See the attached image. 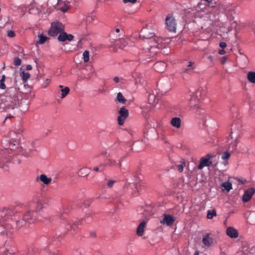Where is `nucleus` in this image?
Returning a JSON list of instances; mask_svg holds the SVG:
<instances>
[{
    "label": "nucleus",
    "instance_id": "3c124183",
    "mask_svg": "<svg viewBox=\"0 0 255 255\" xmlns=\"http://www.w3.org/2000/svg\"><path fill=\"white\" fill-rule=\"evenodd\" d=\"M220 46L222 48H225L226 46H227V44L226 42H221L220 43Z\"/></svg>",
    "mask_w": 255,
    "mask_h": 255
},
{
    "label": "nucleus",
    "instance_id": "5701e85b",
    "mask_svg": "<svg viewBox=\"0 0 255 255\" xmlns=\"http://www.w3.org/2000/svg\"><path fill=\"white\" fill-rule=\"evenodd\" d=\"M170 124L176 128H180L181 126V120L179 117L173 118L170 121Z\"/></svg>",
    "mask_w": 255,
    "mask_h": 255
},
{
    "label": "nucleus",
    "instance_id": "6e6d98bb",
    "mask_svg": "<svg viewBox=\"0 0 255 255\" xmlns=\"http://www.w3.org/2000/svg\"><path fill=\"white\" fill-rule=\"evenodd\" d=\"M15 115V113L14 112H13L12 114H9V116H7L6 117V118L9 117V118H11V117H13Z\"/></svg>",
    "mask_w": 255,
    "mask_h": 255
},
{
    "label": "nucleus",
    "instance_id": "8fccbe9b",
    "mask_svg": "<svg viewBox=\"0 0 255 255\" xmlns=\"http://www.w3.org/2000/svg\"><path fill=\"white\" fill-rule=\"evenodd\" d=\"M137 0H123V2L125 3H127L128 2H131L132 3H135Z\"/></svg>",
    "mask_w": 255,
    "mask_h": 255
},
{
    "label": "nucleus",
    "instance_id": "f257e3e1",
    "mask_svg": "<svg viewBox=\"0 0 255 255\" xmlns=\"http://www.w3.org/2000/svg\"><path fill=\"white\" fill-rule=\"evenodd\" d=\"M11 218L7 217L5 223L0 219V240H2L1 251L4 255H13L17 252L14 242L9 237L12 232V226L10 222Z\"/></svg>",
    "mask_w": 255,
    "mask_h": 255
},
{
    "label": "nucleus",
    "instance_id": "2eb2a0df",
    "mask_svg": "<svg viewBox=\"0 0 255 255\" xmlns=\"http://www.w3.org/2000/svg\"><path fill=\"white\" fill-rule=\"evenodd\" d=\"M175 219L171 215L164 214L163 218L160 223L163 225L171 226L175 221Z\"/></svg>",
    "mask_w": 255,
    "mask_h": 255
},
{
    "label": "nucleus",
    "instance_id": "e2e57ef3",
    "mask_svg": "<svg viewBox=\"0 0 255 255\" xmlns=\"http://www.w3.org/2000/svg\"><path fill=\"white\" fill-rule=\"evenodd\" d=\"M116 31L117 32H119L120 31V29H118V28H117V29H116Z\"/></svg>",
    "mask_w": 255,
    "mask_h": 255
},
{
    "label": "nucleus",
    "instance_id": "9d476101",
    "mask_svg": "<svg viewBox=\"0 0 255 255\" xmlns=\"http://www.w3.org/2000/svg\"><path fill=\"white\" fill-rule=\"evenodd\" d=\"M119 116L118 117V124L123 125L125 121L128 116V111L124 107L121 108L119 112Z\"/></svg>",
    "mask_w": 255,
    "mask_h": 255
},
{
    "label": "nucleus",
    "instance_id": "b1692460",
    "mask_svg": "<svg viewBox=\"0 0 255 255\" xmlns=\"http://www.w3.org/2000/svg\"><path fill=\"white\" fill-rule=\"evenodd\" d=\"M124 159V157L121 158L120 160L119 161V162L118 163L117 161L116 160L112 159H108L106 163L104 164L105 166L106 165H108L110 166H116L117 165H119V167L121 166V162Z\"/></svg>",
    "mask_w": 255,
    "mask_h": 255
},
{
    "label": "nucleus",
    "instance_id": "69168bd1",
    "mask_svg": "<svg viewBox=\"0 0 255 255\" xmlns=\"http://www.w3.org/2000/svg\"><path fill=\"white\" fill-rule=\"evenodd\" d=\"M224 164L226 165L227 164V161H225L224 162Z\"/></svg>",
    "mask_w": 255,
    "mask_h": 255
},
{
    "label": "nucleus",
    "instance_id": "7c9ffc66",
    "mask_svg": "<svg viewBox=\"0 0 255 255\" xmlns=\"http://www.w3.org/2000/svg\"><path fill=\"white\" fill-rule=\"evenodd\" d=\"M96 18V16L94 13H91L89 14L86 18V21L87 22L91 23L93 22Z\"/></svg>",
    "mask_w": 255,
    "mask_h": 255
},
{
    "label": "nucleus",
    "instance_id": "412c9836",
    "mask_svg": "<svg viewBox=\"0 0 255 255\" xmlns=\"http://www.w3.org/2000/svg\"><path fill=\"white\" fill-rule=\"evenodd\" d=\"M210 234L208 233L203 236L202 242L204 246L210 247L213 244V240L210 237Z\"/></svg>",
    "mask_w": 255,
    "mask_h": 255
},
{
    "label": "nucleus",
    "instance_id": "bf43d9fd",
    "mask_svg": "<svg viewBox=\"0 0 255 255\" xmlns=\"http://www.w3.org/2000/svg\"><path fill=\"white\" fill-rule=\"evenodd\" d=\"M91 236L95 237L96 236V233L95 232L92 233Z\"/></svg>",
    "mask_w": 255,
    "mask_h": 255
},
{
    "label": "nucleus",
    "instance_id": "9b49d317",
    "mask_svg": "<svg viewBox=\"0 0 255 255\" xmlns=\"http://www.w3.org/2000/svg\"><path fill=\"white\" fill-rule=\"evenodd\" d=\"M1 151L0 152V168L3 167L4 164L10 160V156L8 154L9 150L6 148Z\"/></svg>",
    "mask_w": 255,
    "mask_h": 255
},
{
    "label": "nucleus",
    "instance_id": "13d9d810",
    "mask_svg": "<svg viewBox=\"0 0 255 255\" xmlns=\"http://www.w3.org/2000/svg\"><path fill=\"white\" fill-rule=\"evenodd\" d=\"M199 251H196L195 253H194V255H199Z\"/></svg>",
    "mask_w": 255,
    "mask_h": 255
},
{
    "label": "nucleus",
    "instance_id": "c756f323",
    "mask_svg": "<svg viewBox=\"0 0 255 255\" xmlns=\"http://www.w3.org/2000/svg\"><path fill=\"white\" fill-rule=\"evenodd\" d=\"M48 38L47 36H44L41 34L38 36V40L37 41V44H42L47 40Z\"/></svg>",
    "mask_w": 255,
    "mask_h": 255
},
{
    "label": "nucleus",
    "instance_id": "c85d7f7f",
    "mask_svg": "<svg viewBox=\"0 0 255 255\" xmlns=\"http://www.w3.org/2000/svg\"><path fill=\"white\" fill-rule=\"evenodd\" d=\"M247 78L250 83L255 84V72H249L247 75Z\"/></svg>",
    "mask_w": 255,
    "mask_h": 255
},
{
    "label": "nucleus",
    "instance_id": "774afa93",
    "mask_svg": "<svg viewBox=\"0 0 255 255\" xmlns=\"http://www.w3.org/2000/svg\"><path fill=\"white\" fill-rule=\"evenodd\" d=\"M152 35H153V33H151V35H150V37H152Z\"/></svg>",
    "mask_w": 255,
    "mask_h": 255
},
{
    "label": "nucleus",
    "instance_id": "f3484780",
    "mask_svg": "<svg viewBox=\"0 0 255 255\" xmlns=\"http://www.w3.org/2000/svg\"><path fill=\"white\" fill-rule=\"evenodd\" d=\"M52 179L51 177H47V176L44 174H40L36 178V181L37 182L40 181L45 185H48L52 181Z\"/></svg>",
    "mask_w": 255,
    "mask_h": 255
},
{
    "label": "nucleus",
    "instance_id": "37998d69",
    "mask_svg": "<svg viewBox=\"0 0 255 255\" xmlns=\"http://www.w3.org/2000/svg\"><path fill=\"white\" fill-rule=\"evenodd\" d=\"M240 150L242 153H246L248 150V147L244 144H242L240 147Z\"/></svg>",
    "mask_w": 255,
    "mask_h": 255
},
{
    "label": "nucleus",
    "instance_id": "864d4df0",
    "mask_svg": "<svg viewBox=\"0 0 255 255\" xmlns=\"http://www.w3.org/2000/svg\"><path fill=\"white\" fill-rule=\"evenodd\" d=\"M226 52L223 49H222V50H220L219 51V53L220 54V55H223L224 54H225Z\"/></svg>",
    "mask_w": 255,
    "mask_h": 255
},
{
    "label": "nucleus",
    "instance_id": "473e14b6",
    "mask_svg": "<svg viewBox=\"0 0 255 255\" xmlns=\"http://www.w3.org/2000/svg\"><path fill=\"white\" fill-rule=\"evenodd\" d=\"M222 186L225 188L228 192L232 189V185L229 182H226L222 184Z\"/></svg>",
    "mask_w": 255,
    "mask_h": 255
},
{
    "label": "nucleus",
    "instance_id": "4d7b16f0",
    "mask_svg": "<svg viewBox=\"0 0 255 255\" xmlns=\"http://www.w3.org/2000/svg\"><path fill=\"white\" fill-rule=\"evenodd\" d=\"M156 42L158 43H161L162 42V39L158 38L156 40Z\"/></svg>",
    "mask_w": 255,
    "mask_h": 255
},
{
    "label": "nucleus",
    "instance_id": "680f3d73",
    "mask_svg": "<svg viewBox=\"0 0 255 255\" xmlns=\"http://www.w3.org/2000/svg\"><path fill=\"white\" fill-rule=\"evenodd\" d=\"M232 25H233V26L235 27L236 26V23L235 22H233L232 23Z\"/></svg>",
    "mask_w": 255,
    "mask_h": 255
},
{
    "label": "nucleus",
    "instance_id": "338daca9",
    "mask_svg": "<svg viewBox=\"0 0 255 255\" xmlns=\"http://www.w3.org/2000/svg\"><path fill=\"white\" fill-rule=\"evenodd\" d=\"M61 10H62L63 11H64V12H65V11H66V10L63 9H61Z\"/></svg>",
    "mask_w": 255,
    "mask_h": 255
},
{
    "label": "nucleus",
    "instance_id": "1a4fd4ad",
    "mask_svg": "<svg viewBox=\"0 0 255 255\" xmlns=\"http://www.w3.org/2000/svg\"><path fill=\"white\" fill-rule=\"evenodd\" d=\"M201 96V91L199 90H197L194 93L192 94L190 100L189 106L191 108H199V97Z\"/></svg>",
    "mask_w": 255,
    "mask_h": 255
},
{
    "label": "nucleus",
    "instance_id": "c9c22d12",
    "mask_svg": "<svg viewBox=\"0 0 255 255\" xmlns=\"http://www.w3.org/2000/svg\"><path fill=\"white\" fill-rule=\"evenodd\" d=\"M185 165V164L184 160H182L181 161V164L176 165V168L178 171L182 172L183 171Z\"/></svg>",
    "mask_w": 255,
    "mask_h": 255
},
{
    "label": "nucleus",
    "instance_id": "4be33fe9",
    "mask_svg": "<svg viewBox=\"0 0 255 255\" xmlns=\"http://www.w3.org/2000/svg\"><path fill=\"white\" fill-rule=\"evenodd\" d=\"M166 66V65L165 63L159 61L155 63L154 65V68L157 72L159 73H162L164 71Z\"/></svg>",
    "mask_w": 255,
    "mask_h": 255
},
{
    "label": "nucleus",
    "instance_id": "e433bc0d",
    "mask_svg": "<svg viewBox=\"0 0 255 255\" xmlns=\"http://www.w3.org/2000/svg\"><path fill=\"white\" fill-rule=\"evenodd\" d=\"M5 79V76L4 75H3L2 76V78L0 80V88L1 89H4L6 88V86L4 83Z\"/></svg>",
    "mask_w": 255,
    "mask_h": 255
},
{
    "label": "nucleus",
    "instance_id": "c03bdc74",
    "mask_svg": "<svg viewBox=\"0 0 255 255\" xmlns=\"http://www.w3.org/2000/svg\"><path fill=\"white\" fill-rule=\"evenodd\" d=\"M22 79L25 81H26L28 79H29L30 78V75L27 72L25 73L24 72H22Z\"/></svg>",
    "mask_w": 255,
    "mask_h": 255
},
{
    "label": "nucleus",
    "instance_id": "a19ab883",
    "mask_svg": "<svg viewBox=\"0 0 255 255\" xmlns=\"http://www.w3.org/2000/svg\"><path fill=\"white\" fill-rule=\"evenodd\" d=\"M105 167V165L104 164H101L100 166V167H95L93 168V170L96 172H102L104 170V168Z\"/></svg>",
    "mask_w": 255,
    "mask_h": 255
},
{
    "label": "nucleus",
    "instance_id": "de8ad7c7",
    "mask_svg": "<svg viewBox=\"0 0 255 255\" xmlns=\"http://www.w3.org/2000/svg\"><path fill=\"white\" fill-rule=\"evenodd\" d=\"M50 80L49 79H45L43 82V87L46 88L47 87V86L50 84Z\"/></svg>",
    "mask_w": 255,
    "mask_h": 255
},
{
    "label": "nucleus",
    "instance_id": "58836bf2",
    "mask_svg": "<svg viewBox=\"0 0 255 255\" xmlns=\"http://www.w3.org/2000/svg\"><path fill=\"white\" fill-rule=\"evenodd\" d=\"M92 217V213H89V214H88L86 215V217H85V218L83 220H84L86 223H89L92 221V220H91Z\"/></svg>",
    "mask_w": 255,
    "mask_h": 255
},
{
    "label": "nucleus",
    "instance_id": "5fc2aeb1",
    "mask_svg": "<svg viewBox=\"0 0 255 255\" xmlns=\"http://www.w3.org/2000/svg\"><path fill=\"white\" fill-rule=\"evenodd\" d=\"M26 70H30L32 69V66L31 65H28L26 66Z\"/></svg>",
    "mask_w": 255,
    "mask_h": 255
},
{
    "label": "nucleus",
    "instance_id": "7ed1b4c3",
    "mask_svg": "<svg viewBox=\"0 0 255 255\" xmlns=\"http://www.w3.org/2000/svg\"><path fill=\"white\" fill-rule=\"evenodd\" d=\"M12 214H13V210L12 208L3 207L0 209V219L5 223H7L5 219L9 217L11 219L9 223L12 225V223L15 222L18 228L22 227L24 225V222L31 223L36 220H40L36 213H33V210L28 211L23 214L22 220L19 219L17 215H14L13 218H12Z\"/></svg>",
    "mask_w": 255,
    "mask_h": 255
},
{
    "label": "nucleus",
    "instance_id": "052dcab7",
    "mask_svg": "<svg viewBox=\"0 0 255 255\" xmlns=\"http://www.w3.org/2000/svg\"><path fill=\"white\" fill-rule=\"evenodd\" d=\"M59 88H60V89H64V87H64L63 85H60V86H59Z\"/></svg>",
    "mask_w": 255,
    "mask_h": 255
},
{
    "label": "nucleus",
    "instance_id": "f704fd0d",
    "mask_svg": "<svg viewBox=\"0 0 255 255\" xmlns=\"http://www.w3.org/2000/svg\"><path fill=\"white\" fill-rule=\"evenodd\" d=\"M216 216V211L215 209H213L211 211L209 210L208 211L207 217L208 219H212L214 216Z\"/></svg>",
    "mask_w": 255,
    "mask_h": 255
},
{
    "label": "nucleus",
    "instance_id": "6e6552de",
    "mask_svg": "<svg viewBox=\"0 0 255 255\" xmlns=\"http://www.w3.org/2000/svg\"><path fill=\"white\" fill-rule=\"evenodd\" d=\"M166 28L170 32H176V22L175 18L171 14L167 15L165 18Z\"/></svg>",
    "mask_w": 255,
    "mask_h": 255
},
{
    "label": "nucleus",
    "instance_id": "a211bd4d",
    "mask_svg": "<svg viewBox=\"0 0 255 255\" xmlns=\"http://www.w3.org/2000/svg\"><path fill=\"white\" fill-rule=\"evenodd\" d=\"M34 210H33V213H36L37 215H40L43 210V206L42 202L40 199H38L34 204Z\"/></svg>",
    "mask_w": 255,
    "mask_h": 255
},
{
    "label": "nucleus",
    "instance_id": "20e7f679",
    "mask_svg": "<svg viewBox=\"0 0 255 255\" xmlns=\"http://www.w3.org/2000/svg\"><path fill=\"white\" fill-rule=\"evenodd\" d=\"M17 128L16 132L15 130H11L8 133V136L10 138L9 145V151H14L17 148L19 150H21V147L19 148V140L22 137L21 133L22 131V128L20 124L17 125Z\"/></svg>",
    "mask_w": 255,
    "mask_h": 255
},
{
    "label": "nucleus",
    "instance_id": "cd10ccee",
    "mask_svg": "<svg viewBox=\"0 0 255 255\" xmlns=\"http://www.w3.org/2000/svg\"><path fill=\"white\" fill-rule=\"evenodd\" d=\"M145 226V222L144 221H143L141 223H140V224L137 227L136 229V234L138 236H142L144 233Z\"/></svg>",
    "mask_w": 255,
    "mask_h": 255
},
{
    "label": "nucleus",
    "instance_id": "2f4dec72",
    "mask_svg": "<svg viewBox=\"0 0 255 255\" xmlns=\"http://www.w3.org/2000/svg\"><path fill=\"white\" fill-rule=\"evenodd\" d=\"M117 99L120 103L122 104H124L126 101V99L120 92L117 94Z\"/></svg>",
    "mask_w": 255,
    "mask_h": 255
},
{
    "label": "nucleus",
    "instance_id": "6ab92c4d",
    "mask_svg": "<svg viewBox=\"0 0 255 255\" xmlns=\"http://www.w3.org/2000/svg\"><path fill=\"white\" fill-rule=\"evenodd\" d=\"M155 93L156 95L153 92L152 94H150L148 95V102L152 105H155L157 104L160 97V95L157 94L156 91H155Z\"/></svg>",
    "mask_w": 255,
    "mask_h": 255
},
{
    "label": "nucleus",
    "instance_id": "4c0bfd02",
    "mask_svg": "<svg viewBox=\"0 0 255 255\" xmlns=\"http://www.w3.org/2000/svg\"><path fill=\"white\" fill-rule=\"evenodd\" d=\"M83 60L85 62L89 61V52L88 51L85 50L83 53Z\"/></svg>",
    "mask_w": 255,
    "mask_h": 255
},
{
    "label": "nucleus",
    "instance_id": "0e129e2a",
    "mask_svg": "<svg viewBox=\"0 0 255 255\" xmlns=\"http://www.w3.org/2000/svg\"><path fill=\"white\" fill-rule=\"evenodd\" d=\"M204 2L207 1L208 2H210V0H204Z\"/></svg>",
    "mask_w": 255,
    "mask_h": 255
},
{
    "label": "nucleus",
    "instance_id": "ea45409f",
    "mask_svg": "<svg viewBox=\"0 0 255 255\" xmlns=\"http://www.w3.org/2000/svg\"><path fill=\"white\" fill-rule=\"evenodd\" d=\"M230 155H231V154L230 152H229L228 151H225L223 153V154L222 155V158L223 160H226L228 159V158H229V157H230Z\"/></svg>",
    "mask_w": 255,
    "mask_h": 255
},
{
    "label": "nucleus",
    "instance_id": "a878e982",
    "mask_svg": "<svg viewBox=\"0 0 255 255\" xmlns=\"http://www.w3.org/2000/svg\"><path fill=\"white\" fill-rule=\"evenodd\" d=\"M70 92V89L68 87H65L64 89H60L58 92L57 96L61 99L64 98Z\"/></svg>",
    "mask_w": 255,
    "mask_h": 255
},
{
    "label": "nucleus",
    "instance_id": "49530a36",
    "mask_svg": "<svg viewBox=\"0 0 255 255\" xmlns=\"http://www.w3.org/2000/svg\"><path fill=\"white\" fill-rule=\"evenodd\" d=\"M14 64L15 66H19L21 64V60L19 58H15L14 60Z\"/></svg>",
    "mask_w": 255,
    "mask_h": 255
},
{
    "label": "nucleus",
    "instance_id": "393cba45",
    "mask_svg": "<svg viewBox=\"0 0 255 255\" xmlns=\"http://www.w3.org/2000/svg\"><path fill=\"white\" fill-rule=\"evenodd\" d=\"M195 68L194 63L190 61L188 65L185 68H183L182 72L187 74H191L193 72L194 69Z\"/></svg>",
    "mask_w": 255,
    "mask_h": 255
},
{
    "label": "nucleus",
    "instance_id": "bb28decb",
    "mask_svg": "<svg viewBox=\"0 0 255 255\" xmlns=\"http://www.w3.org/2000/svg\"><path fill=\"white\" fill-rule=\"evenodd\" d=\"M155 41V39H148L146 38L144 41V45L145 47H143V49H147L148 50H150L151 49L158 47V45H149V46H147V45L149 44V42L151 43Z\"/></svg>",
    "mask_w": 255,
    "mask_h": 255
},
{
    "label": "nucleus",
    "instance_id": "f8f14e48",
    "mask_svg": "<svg viewBox=\"0 0 255 255\" xmlns=\"http://www.w3.org/2000/svg\"><path fill=\"white\" fill-rule=\"evenodd\" d=\"M61 220V227L63 228H65L68 231H70L72 229L75 230L76 225L81 224L82 222L81 221H78V222H77V221H75L74 223V226H72L71 223L69 221H67V220L66 218H63Z\"/></svg>",
    "mask_w": 255,
    "mask_h": 255
},
{
    "label": "nucleus",
    "instance_id": "39448f33",
    "mask_svg": "<svg viewBox=\"0 0 255 255\" xmlns=\"http://www.w3.org/2000/svg\"><path fill=\"white\" fill-rule=\"evenodd\" d=\"M242 126L241 124H238V125L234 124L231 127V131L229 137L233 139L235 138L234 142L231 143L229 145V149L232 150H235L237 149V144L238 143V138L239 137L241 131Z\"/></svg>",
    "mask_w": 255,
    "mask_h": 255
},
{
    "label": "nucleus",
    "instance_id": "ddd939ff",
    "mask_svg": "<svg viewBox=\"0 0 255 255\" xmlns=\"http://www.w3.org/2000/svg\"><path fill=\"white\" fill-rule=\"evenodd\" d=\"M212 157L211 154H207L206 157H203L200 159V163L198 168L200 170L203 169L204 167L209 166L211 165L212 162L209 159Z\"/></svg>",
    "mask_w": 255,
    "mask_h": 255
},
{
    "label": "nucleus",
    "instance_id": "a18cd8bd",
    "mask_svg": "<svg viewBox=\"0 0 255 255\" xmlns=\"http://www.w3.org/2000/svg\"><path fill=\"white\" fill-rule=\"evenodd\" d=\"M7 35L8 37L12 38L15 36V34L13 30H9L7 31Z\"/></svg>",
    "mask_w": 255,
    "mask_h": 255
},
{
    "label": "nucleus",
    "instance_id": "aec40b11",
    "mask_svg": "<svg viewBox=\"0 0 255 255\" xmlns=\"http://www.w3.org/2000/svg\"><path fill=\"white\" fill-rule=\"evenodd\" d=\"M226 234L231 238H237L239 236L238 231L233 227H229L226 230Z\"/></svg>",
    "mask_w": 255,
    "mask_h": 255
},
{
    "label": "nucleus",
    "instance_id": "f03ea898",
    "mask_svg": "<svg viewBox=\"0 0 255 255\" xmlns=\"http://www.w3.org/2000/svg\"><path fill=\"white\" fill-rule=\"evenodd\" d=\"M21 98L22 93L18 88L15 87H8L1 96L0 111L14 110L17 108Z\"/></svg>",
    "mask_w": 255,
    "mask_h": 255
},
{
    "label": "nucleus",
    "instance_id": "dca6fc26",
    "mask_svg": "<svg viewBox=\"0 0 255 255\" xmlns=\"http://www.w3.org/2000/svg\"><path fill=\"white\" fill-rule=\"evenodd\" d=\"M74 38L72 34H67L64 31L61 32L58 36L57 39L59 41L64 42L66 40L69 41H72Z\"/></svg>",
    "mask_w": 255,
    "mask_h": 255
},
{
    "label": "nucleus",
    "instance_id": "0eeeda50",
    "mask_svg": "<svg viewBox=\"0 0 255 255\" xmlns=\"http://www.w3.org/2000/svg\"><path fill=\"white\" fill-rule=\"evenodd\" d=\"M206 4L202 2L199 3L195 8V12H193L192 14L195 17H202L207 13L208 11Z\"/></svg>",
    "mask_w": 255,
    "mask_h": 255
},
{
    "label": "nucleus",
    "instance_id": "79ce46f5",
    "mask_svg": "<svg viewBox=\"0 0 255 255\" xmlns=\"http://www.w3.org/2000/svg\"><path fill=\"white\" fill-rule=\"evenodd\" d=\"M116 182L115 180H109L107 183V188H112Z\"/></svg>",
    "mask_w": 255,
    "mask_h": 255
},
{
    "label": "nucleus",
    "instance_id": "423d86ee",
    "mask_svg": "<svg viewBox=\"0 0 255 255\" xmlns=\"http://www.w3.org/2000/svg\"><path fill=\"white\" fill-rule=\"evenodd\" d=\"M63 31H64V25L61 22L55 21L51 23L48 34L52 37H55Z\"/></svg>",
    "mask_w": 255,
    "mask_h": 255
},
{
    "label": "nucleus",
    "instance_id": "09e8293b",
    "mask_svg": "<svg viewBox=\"0 0 255 255\" xmlns=\"http://www.w3.org/2000/svg\"><path fill=\"white\" fill-rule=\"evenodd\" d=\"M227 60V56H223L220 59L221 63L222 64H225L226 63Z\"/></svg>",
    "mask_w": 255,
    "mask_h": 255
},
{
    "label": "nucleus",
    "instance_id": "603ef678",
    "mask_svg": "<svg viewBox=\"0 0 255 255\" xmlns=\"http://www.w3.org/2000/svg\"><path fill=\"white\" fill-rule=\"evenodd\" d=\"M113 80H114V82H115V83H119V81H120V79H119V78L118 77H115L114 78V79H113Z\"/></svg>",
    "mask_w": 255,
    "mask_h": 255
},
{
    "label": "nucleus",
    "instance_id": "4468645a",
    "mask_svg": "<svg viewBox=\"0 0 255 255\" xmlns=\"http://www.w3.org/2000/svg\"><path fill=\"white\" fill-rule=\"evenodd\" d=\"M255 193V189L251 187L247 189L242 197V200L244 202H247L252 198L253 195Z\"/></svg>",
    "mask_w": 255,
    "mask_h": 255
},
{
    "label": "nucleus",
    "instance_id": "72a5a7b5",
    "mask_svg": "<svg viewBox=\"0 0 255 255\" xmlns=\"http://www.w3.org/2000/svg\"><path fill=\"white\" fill-rule=\"evenodd\" d=\"M89 173V169L87 168H81L79 171V174L82 176H87Z\"/></svg>",
    "mask_w": 255,
    "mask_h": 255
}]
</instances>
